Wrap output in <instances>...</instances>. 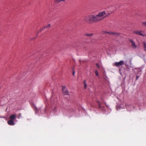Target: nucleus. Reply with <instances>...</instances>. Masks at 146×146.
<instances>
[{
  "label": "nucleus",
  "instance_id": "f257e3e1",
  "mask_svg": "<svg viewBox=\"0 0 146 146\" xmlns=\"http://www.w3.org/2000/svg\"><path fill=\"white\" fill-rule=\"evenodd\" d=\"M84 21L90 23L99 21L96 15H90L86 17Z\"/></svg>",
  "mask_w": 146,
  "mask_h": 146
},
{
  "label": "nucleus",
  "instance_id": "f03ea898",
  "mask_svg": "<svg viewBox=\"0 0 146 146\" xmlns=\"http://www.w3.org/2000/svg\"><path fill=\"white\" fill-rule=\"evenodd\" d=\"M106 14V13L105 11H104L103 12L99 13L98 14L96 15L99 21H100L104 18V16Z\"/></svg>",
  "mask_w": 146,
  "mask_h": 146
},
{
  "label": "nucleus",
  "instance_id": "7ed1b4c3",
  "mask_svg": "<svg viewBox=\"0 0 146 146\" xmlns=\"http://www.w3.org/2000/svg\"><path fill=\"white\" fill-rule=\"evenodd\" d=\"M129 42L131 44V46L132 48L133 49H136L137 48V46L136 45L135 43L131 39L129 40Z\"/></svg>",
  "mask_w": 146,
  "mask_h": 146
},
{
  "label": "nucleus",
  "instance_id": "20e7f679",
  "mask_svg": "<svg viewBox=\"0 0 146 146\" xmlns=\"http://www.w3.org/2000/svg\"><path fill=\"white\" fill-rule=\"evenodd\" d=\"M124 64V62L123 60H120L118 62H116L115 63V65L117 67L121 66Z\"/></svg>",
  "mask_w": 146,
  "mask_h": 146
},
{
  "label": "nucleus",
  "instance_id": "39448f33",
  "mask_svg": "<svg viewBox=\"0 0 146 146\" xmlns=\"http://www.w3.org/2000/svg\"><path fill=\"white\" fill-rule=\"evenodd\" d=\"M134 34H136L137 35H141L143 36H146V35H144L141 32V31H138L137 30L134 31H133Z\"/></svg>",
  "mask_w": 146,
  "mask_h": 146
},
{
  "label": "nucleus",
  "instance_id": "423d86ee",
  "mask_svg": "<svg viewBox=\"0 0 146 146\" xmlns=\"http://www.w3.org/2000/svg\"><path fill=\"white\" fill-rule=\"evenodd\" d=\"M62 92L64 94V95H68L69 94L68 92V91L66 89V88L64 86L62 87Z\"/></svg>",
  "mask_w": 146,
  "mask_h": 146
},
{
  "label": "nucleus",
  "instance_id": "0eeeda50",
  "mask_svg": "<svg viewBox=\"0 0 146 146\" xmlns=\"http://www.w3.org/2000/svg\"><path fill=\"white\" fill-rule=\"evenodd\" d=\"M8 124L10 125H13L15 124L14 121L12 119H10L7 121Z\"/></svg>",
  "mask_w": 146,
  "mask_h": 146
},
{
  "label": "nucleus",
  "instance_id": "6e6552de",
  "mask_svg": "<svg viewBox=\"0 0 146 146\" xmlns=\"http://www.w3.org/2000/svg\"><path fill=\"white\" fill-rule=\"evenodd\" d=\"M16 114H13L11 115V116H10L9 118L11 119H12V120H14L16 118Z\"/></svg>",
  "mask_w": 146,
  "mask_h": 146
},
{
  "label": "nucleus",
  "instance_id": "1a4fd4ad",
  "mask_svg": "<svg viewBox=\"0 0 146 146\" xmlns=\"http://www.w3.org/2000/svg\"><path fill=\"white\" fill-rule=\"evenodd\" d=\"M110 35L113 34L114 35H119L120 34L118 33H115V32H111V33H108Z\"/></svg>",
  "mask_w": 146,
  "mask_h": 146
},
{
  "label": "nucleus",
  "instance_id": "9d476101",
  "mask_svg": "<svg viewBox=\"0 0 146 146\" xmlns=\"http://www.w3.org/2000/svg\"><path fill=\"white\" fill-rule=\"evenodd\" d=\"M144 49L145 51H146V42L144 41L143 42Z\"/></svg>",
  "mask_w": 146,
  "mask_h": 146
},
{
  "label": "nucleus",
  "instance_id": "9b49d317",
  "mask_svg": "<svg viewBox=\"0 0 146 146\" xmlns=\"http://www.w3.org/2000/svg\"><path fill=\"white\" fill-rule=\"evenodd\" d=\"M65 0H55V3H59L60 2H61L62 1H64Z\"/></svg>",
  "mask_w": 146,
  "mask_h": 146
},
{
  "label": "nucleus",
  "instance_id": "f8f14e48",
  "mask_svg": "<svg viewBox=\"0 0 146 146\" xmlns=\"http://www.w3.org/2000/svg\"><path fill=\"white\" fill-rule=\"evenodd\" d=\"M93 35L92 33H86L85 34V35L86 36H90Z\"/></svg>",
  "mask_w": 146,
  "mask_h": 146
},
{
  "label": "nucleus",
  "instance_id": "ddd939ff",
  "mask_svg": "<svg viewBox=\"0 0 146 146\" xmlns=\"http://www.w3.org/2000/svg\"><path fill=\"white\" fill-rule=\"evenodd\" d=\"M84 88L85 89H86V88H87V84L86 83V80H84Z\"/></svg>",
  "mask_w": 146,
  "mask_h": 146
},
{
  "label": "nucleus",
  "instance_id": "4468645a",
  "mask_svg": "<svg viewBox=\"0 0 146 146\" xmlns=\"http://www.w3.org/2000/svg\"><path fill=\"white\" fill-rule=\"evenodd\" d=\"M51 25L50 24H49L48 25H46L43 28V29L46 28H48L50 27Z\"/></svg>",
  "mask_w": 146,
  "mask_h": 146
},
{
  "label": "nucleus",
  "instance_id": "2eb2a0df",
  "mask_svg": "<svg viewBox=\"0 0 146 146\" xmlns=\"http://www.w3.org/2000/svg\"><path fill=\"white\" fill-rule=\"evenodd\" d=\"M53 111L55 113L57 109L56 107H54V108L52 109Z\"/></svg>",
  "mask_w": 146,
  "mask_h": 146
},
{
  "label": "nucleus",
  "instance_id": "dca6fc26",
  "mask_svg": "<svg viewBox=\"0 0 146 146\" xmlns=\"http://www.w3.org/2000/svg\"><path fill=\"white\" fill-rule=\"evenodd\" d=\"M95 73L96 76H99L97 70H96L95 72Z\"/></svg>",
  "mask_w": 146,
  "mask_h": 146
},
{
  "label": "nucleus",
  "instance_id": "f3484780",
  "mask_svg": "<svg viewBox=\"0 0 146 146\" xmlns=\"http://www.w3.org/2000/svg\"><path fill=\"white\" fill-rule=\"evenodd\" d=\"M102 33L103 34L106 33H108V34H109L108 33H111V32H107V31H103L102 32Z\"/></svg>",
  "mask_w": 146,
  "mask_h": 146
},
{
  "label": "nucleus",
  "instance_id": "a211bd4d",
  "mask_svg": "<svg viewBox=\"0 0 146 146\" xmlns=\"http://www.w3.org/2000/svg\"><path fill=\"white\" fill-rule=\"evenodd\" d=\"M142 24L143 26H146V21L143 22Z\"/></svg>",
  "mask_w": 146,
  "mask_h": 146
},
{
  "label": "nucleus",
  "instance_id": "6ab92c4d",
  "mask_svg": "<svg viewBox=\"0 0 146 146\" xmlns=\"http://www.w3.org/2000/svg\"><path fill=\"white\" fill-rule=\"evenodd\" d=\"M35 111L36 113H37V109L36 106H35Z\"/></svg>",
  "mask_w": 146,
  "mask_h": 146
},
{
  "label": "nucleus",
  "instance_id": "aec40b11",
  "mask_svg": "<svg viewBox=\"0 0 146 146\" xmlns=\"http://www.w3.org/2000/svg\"><path fill=\"white\" fill-rule=\"evenodd\" d=\"M96 65L97 67L98 68H100V67L99 65V64L98 63L96 64Z\"/></svg>",
  "mask_w": 146,
  "mask_h": 146
},
{
  "label": "nucleus",
  "instance_id": "412c9836",
  "mask_svg": "<svg viewBox=\"0 0 146 146\" xmlns=\"http://www.w3.org/2000/svg\"><path fill=\"white\" fill-rule=\"evenodd\" d=\"M139 77L138 76H136V80H137L138 79Z\"/></svg>",
  "mask_w": 146,
  "mask_h": 146
},
{
  "label": "nucleus",
  "instance_id": "4be33fe9",
  "mask_svg": "<svg viewBox=\"0 0 146 146\" xmlns=\"http://www.w3.org/2000/svg\"><path fill=\"white\" fill-rule=\"evenodd\" d=\"M74 74H75V72H74V70L73 69V73H72V75L74 76Z\"/></svg>",
  "mask_w": 146,
  "mask_h": 146
},
{
  "label": "nucleus",
  "instance_id": "5701e85b",
  "mask_svg": "<svg viewBox=\"0 0 146 146\" xmlns=\"http://www.w3.org/2000/svg\"><path fill=\"white\" fill-rule=\"evenodd\" d=\"M99 108H101V107H100V104H99Z\"/></svg>",
  "mask_w": 146,
  "mask_h": 146
},
{
  "label": "nucleus",
  "instance_id": "b1692460",
  "mask_svg": "<svg viewBox=\"0 0 146 146\" xmlns=\"http://www.w3.org/2000/svg\"><path fill=\"white\" fill-rule=\"evenodd\" d=\"M42 30H42H41L40 31H41Z\"/></svg>",
  "mask_w": 146,
  "mask_h": 146
}]
</instances>
